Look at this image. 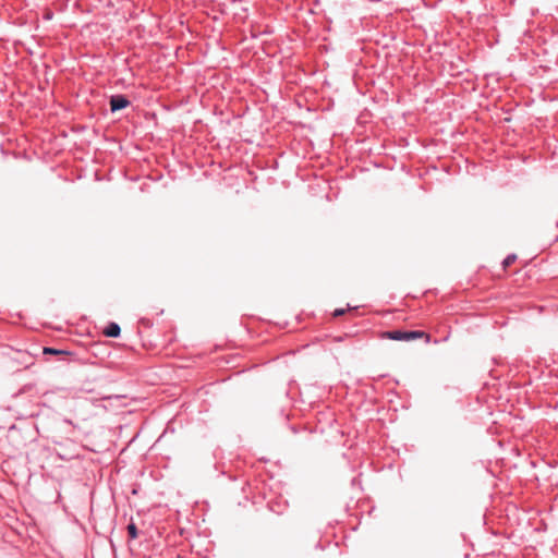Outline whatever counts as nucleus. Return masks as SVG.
Wrapping results in <instances>:
<instances>
[{"label":"nucleus","instance_id":"1","mask_svg":"<svg viewBox=\"0 0 558 558\" xmlns=\"http://www.w3.org/2000/svg\"><path fill=\"white\" fill-rule=\"evenodd\" d=\"M383 339H390L397 341H412L418 338L424 337L423 331H402V330H392L385 331L380 335Z\"/></svg>","mask_w":558,"mask_h":558},{"label":"nucleus","instance_id":"2","mask_svg":"<svg viewBox=\"0 0 558 558\" xmlns=\"http://www.w3.org/2000/svg\"><path fill=\"white\" fill-rule=\"evenodd\" d=\"M130 105V100L124 95H113L110 98V109L112 112L122 110Z\"/></svg>","mask_w":558,"mask_h":558},{"label":"nucleus","instance_id":"3","mask_svg":"<svg viewBox=\"0 0 558 558\" xmlns=\"http://www.w3.org/2000/svg\"><path fill=\"white\" fill-rule=\"evenodd\" d=\"M121 328L117 323H109L104 329V335L109 338H117L120 336Z\"/></svg>","mask_w":558,"mask_h":558},{"label":"nucleus","instance_id":"4","mask_svg":"<svg viewBox=\"0 0 558 558\" xmlns=\"http://www.w3.org/2000/svg\"><path fill=\"white\" fill-rule=\"evenodd\" d=\"M44 354H52V355H69L70 352L64 350H59L50 347H45L43 350Z\"/></svg>","mask_w":558,"mask_h":558},{"label":"nucleus","instance_id":"5","mask_svg":"<svg viewBox=\"0 0 558 558\" xmlns=\"http://www.w3.org/2000/svg\"><path fill=\"white\" fill-rule=\"evenodd\" d=\"M126 529L130 538L135 539L138 535L136 525L132 522L128 525Z\"/></svg>","mask_w":558,"mask_h":558},{"label":"nucleus","instance_id":"6","mask_svg":"<svg viewBox=\"0 0 558 558\" xmlns=\"http://www.w3.org/2000/svg\"><path fill=\"white\" fill-rule=\"evenodd\" d=\"M517 260V255L511 254L507 256L502 263L504 269H507L510 265H512Z\"/></svg>","mask_w":558,"mask_h":558},{"label":"nucleus","instance_id":"7","mask_svg":"<svg viewBox=\"0 0 558 558\" xmlns=\"http://www.w3.org/2000/svg\"><path fill=\"white\" fill-rule=\"evenodd\" d=\"M345 313V310L343 308H338L333 312V316H340V315H343Z\"/></svg>","mask_w":558,"mask_h":558}]
</instances>
